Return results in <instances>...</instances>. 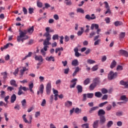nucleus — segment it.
<instances>
[{
    "label": "nucleus",
    "mask_w": 128,
    "mask_h": 128,
    "mask_svg": "<svg viewBox=\"0 0 128 128\" xmlns=\"http://www.w3.org/2000/svg\"><path fill=\"white\" fill-rule=\"evenodd\" d=\"M37 6H38V8H42V2L38 0L37 1Z\"/></svg>",
    "instance_id": "nucleus-40"
},
{
    "label": "nucleus",
    "mask_w": 128,
    "mask_h": 128,
    "mask_svg": "<svg viewBox=\"0 0 128 128\" xmlns=\"http://www.w3.org/2000/svg\"><path fill=\"white\" fill-rule=\"evenodd\" d=\"M118 76V72H114L112 71H110L108 74V79L110 80H114V78H116V76Z\"/></svg>",
    "instance_id": "nucleus-3"
},
{
    "label": "nucleus",
    "mask_w": 128,
    "mask_h": 128,
    "mask_svg": "<svg viewBox=\"0 0 128 128\" xmlns=\"http://www.w3.org/2000/svg\"><path fill=\"white\" fill-rule=\"evenodd\" d=\"M86 96L88 98H94V94L92 93H88L87 94H83V101L86 100Z\"/></svg>",
    "instance_id": "nucleus-5"
},
{
    "label": "nucleus",
    "mask_w": 128,
    "mask_h": 128,
    "mask_svg": "<svg viewBox=\"0 0 128 128\" xmlns=\"http://www.w3.org/2000/svg\"><path fill=\"white\" fill-rule=\"evenodd\" d=\"M123 68L122 66L118 65L116 68V70H122Z\"/></svg>",
    "instance_id": "nucleus-47"
},
{
    "label": "nucleus",
    "mask_w": 128,
    "mask_h": 128,
    "mask_svg": "<svg viewBox=\"0 0 128 128\" xmlns=\"http://www.w3.org/2000/svg\"><path fill=\"white\" fill-rule=\"evenodd\" d=\"M106 110H112V105L109 104L106 107Z\"/></svg>",
    "instance_id": "nucleus-63"
},
{
    "label": "nucleus",
    "mask_w": 128,
    "mask_h": 128,
    "mask_svg": "<svg viewBox=\"0 0 128 128\" xmlns=\"http://www.w3.org/2000/svg\"><path fill=\"white\" fill-rule=\"evenodd\" d=\"M96 86V85L92 83L89 86V90H94V88Z\"/></svg>",
    "instance_id": "nucleus-29"
},
{
    "label": "nucleus",
    "mask_w": 128,
    "mask_h": 128,
    "mask_svg": "<svg viewBox=\"0 0 128 128\" xmlns=\"http://www.w3.org/2000/svg\"><path fill=\"white\" fill-rule=\"evenodd\" d=\"M46 104V101L45 99H44L41 104L42 106H44Z\"/></svg>",
    "instance_id": "nucleus-56"
},
{
    "label": "nucleus",
    "mask_w": 128,
    "mask_h": 128,
    "mask_svg": "<svg viewBox=\"0 0 128 128\" xmlns=\"http://www.w3.org/2000/svg\"><path fill=\"white\" fill-rule=\"evenodd\" d=\"M46 32L44 34L43 36H46V40H52V35L50 34V27L46 28Z\"/></svg>",
    "instance_id": "nucleus-1"
},
{
    "label": "nucleus",
    "mask_w": 128,
    "mask_h": 128,
    "mask_svg": "<svg viewBox=\"0 0 128 128\" xmlns=\"http://www.w3.org/2000/svg\"><path fill=\"white\" fill-rule=\"evenodd\" d=\"M98 82H100V78H96L93 80V84H96V86H98Z\"/></svg>",
    "instance_id": "nucleus-27"
},
{
    "label": "nucleus",
    "mask_w": 128,
    "mask_h": 128,
    "mask_svg": "<svg viewBox=\"0 0 128 128\" xmlns=\"http://www.w3.org/2000/svg\"><path fill=\"white\" fill-rule=\"evenodd\" d=\"M28 86V90H30V92H32V94H34V90H32V88H34V83L29 84Z\"/></svg>",
    "instance_id": "nucleus-16"
},
{
    "label": "nucleus",
    "mask_w": 128,
    "mask_h": 128,
    "mask_svg": "<svg viewBox=\"0 0 128 128\" xmlns=\"http://www.w3.org/2000/svg\"><path fill=\"white\" fill-rule=\"evenodd\" d=\"M69 72H70L69 68H68L64 70V74H68Z\"/></svg>",
    "instance_id": "nucleus-45"
},
{
    "label": "nucleus",
    "mask_w": 128,
    "mask_h": 128,
    "mask_svg": "<svg viewBox=\"0 0 128 128\" xmlns=\"http://www.w3.org/2000/svg\"><path fill=\"white\" fill-rule=\"evenodd\" d=\"M34 59L35 60H38V62H42L44 61V60L42 59V56L35 55Z\"/></svg>",
    "instance_id": "nucleus-11"
},
{
    "label": "nucleus",
    "mask_w": 128,
    "mask_h": 128,
    "mask_svg": "<svg viewBox=\"0 0 128 128\" xmlns=\"http://www.w3.org/2000/svg\"><path fill=\"white\" fill-rule=\"evenodd\" d=\"M28 70V68L26 67H23L22 70H20V76H24V72H26Z\"/></svg>",
    "instance_id": "nucleus-28"
},
{
    "label": "nucleus",
    "mask_w": 128,
    "mask_h": 128,
    "mask_svg": "<svg viewBox=\"0 0 128 128\" xmlns=\"http://www.w3.org/2000/svg\"><path fill=\"white\" fill-rule=\"evenodd\" d=\"M101 90H102V94H107L108 93V90L106 88H102V89Z\"/></svg>",
    "instance_id": "nucleus-59"
},
{
    "label": "nucleus",
    "mask_w": 128,
    "mask_h": 128,
    "mask_svg": "<svg viewBox=\"0 0 128 128\" xmlns=\"http://www.w3.org/2000/svg\"><path fill=\"white\" fill-rule=\"evenodd\" d=\"M98 106H94L92 108L89 110L90 114H92L94 110H98Z\"/></svg>",
    "instance_id": "nucleus-26"
},
{
    "label": "nucleus",
    "mask_w": 128,
    "mask_h": 128,
    "mask_svg": "<svg viewBox=\"0 0 128 128\" xmlns=\"http://www.w3.org/2000/svg\"><path fill=\"white\" fill-rule=\"evenodd\" d=\"M2 76H4L3 78H6V76H8V73L6 72H4L2 73Z\"/></svg>",
    "instance_id": "nucleus-53"
},
{
    "label": "nucleus",
    "mask_w": 128,
    "mask_h": 128,
    "mask_svg": "<svg viewBox=\"0 0 128 128\" xmlns=\"http://www.w3.org/2000/svg\"><path fill=\"white\" fill-rule=\"evenodd\" d=\"M120 54H122L126 58H128V52L126 50H120Z\"/></svg>",
    "instance_id": "nucleus-12"
},
{
    "label": "nucleus",
    "mask_w": 128,
    "mask_h": 128,
    "mask_svg": "<svg viewBox=\"0 0 128 128\" xmlns=\"http://www.w3.org/2000/svg\"><path fill=\"white\" fill-rule=\"evenodd\" d=\"M126 36V32H122L120 33V38H124Z\"/></svg>",
    "instance_id": "nucleus-39"
},
{
    "label": "nucleus",
    "mask_w": 128,
    "mask_h": 128,
    "mask_svg": "<svg viewBox=\"0 0 128 128\" xmlns=\"http://www.w3.org/2000/svg\"><path fill=\"white\" fill-rule=\"evenodd\" d=\"M89 124H85L82 125V128H89Z\"/></svg>",
    "instance_id": "nucleus-57"
},
{
    "label": "nucleus",
    "mask_w": 128,
    "mask_h": 128,
    "mask_svg": "<svg viewBox=\"0 0 128 128\" xmlns=\"http://www.w3.org/2000/svg\"><path fill=\"white\" fill-rule=\"evenodd\" d=\"M50 40H48L46 39H45L43 42V44L44 46L43 50H44V52H46V50H48V46H50Z\"/></svg>",
    "instance_id": "nucleus-4"
},
{
    "label": "nucleus",
    "mask_w": 128,
    "mask_h": 128,
    "mask_svg": "<svg viewBox=\"0 0 128 128\" xmlns=\"http://www.w3.org/2000/svg\"><path fill=\"white\" fill-rule=\"evenodd\" d=\"M108 104V102H105L100 103V104H99V106L100 108H102V106H105V104Z\"/></svg>",
    "instance_id": "nucleus-48"
},
{
    "label": "nucleus",
    "mask_w": 128,
    "mask_h": 128,
    "mask_svg": "<svg viewBox=\"0 0 128 128\" xmlns=\"http://www.w3.org/2000/svg\"><path fill=\"white\" fill-rule=\"evenodd\" d=\"M74 112L75 114H80V108H76V109L74 110Z\"/></svg>",
    "instance_id": "nucleus-61"
},
{
    "label": "nucleus",
    "mask_w": 128,
    "mask_h": 128,
    "mask_svg": "<svg viewBox=\"0 0 128 128\" xmlns=\"http://www.w3.org/2000/svg\"><path fill=\"white\" fill-rule=\"evenodd\" d=\"M126 84H128V82H124L122 80L120 82V84L122 86H126Z\"/></svg>",
    "instance_id": "nucleus-46"
},
{
    "label": "nucleus",
    "mask_w": 128,
    "mask_h": 128,
    "mask_svg": "<svg viewBox=\"0 0 128 128\" xmlns=\"http://www.w3.org/2000/svg\"><path fill=\"white\" fill-rule=\"evenodd\" d=\"M44 86L43 84H42L40 85L39 88V90L37 92V94L38 96L40 95V94L42 96V94H44Z\"/></svg>",
    "instance_id": "nucleus-8"
},
{
    "label": "nucleus",
    "mask_w": 128,
    "mask_h": 128,
    "mask_svg": "<svg viewBox=\"0 0 128 128\" xmlns=\"http://www.w3.org/2000/svg\"><path fill=\"white\" fill-rule=\"evenodd\" d=\"M106 114V112L104 110L100 109L98 112V116H102Z\"/></svg>",
    "instance_id": "nucleus-23"
},
{
    "label": "nucleus",
    "mask_w": 128,
    "mask_h": 128,
    "mask_svg": "<svg viewBox=\"0 0 128 128\" xmlns=\"http://www.w3.org/2000/svg\"><path fill=\"white\" fill-rule=\"evenodd\" d=\"M100 39H98L96 41H95L94 43V46H98V44H100Z\"/></svg>",
    "instance_id": "nucleus-44"
},
{
    "label": "nucleus",
    "mask_w": 128,
    "mask_h": 128,
    "mask_svg": "<svg viewBox=\"0 0 128 128\" xmlns=\"http://www.w3.org/2000/svg\"><path fill=\"white\" fill-rule=\"evenodd\" d=\"M22 11L24 12V14H28V10H26V8H22Z\"/></svg>",
    "instance_id": "nucleus-50"
},
{
    "label": "nucleus",
    "mask_w": 128,
    "mask_h": 128,
    "mask_svg": "<svg viewBox=\"0 0 128 128\" xmlns=\"http://www.w3.org/2000/svg\"><path fill=\"white\" fill-rule=\"evenodd\" d=\"M4 116L5 118V120H6V122H8L9 118H8V113L4 112Z\"/></svg>",
    "instance_id": "nucleus-49"
},
{
    "label": "nucleus",
    "mask_w": 128,
    "mask_h": 128,
    "mask_svg": "<svg viewBox=\"0 0 128 128\" xmlns=\"http://www.w3.org/2000/svg\"><path fill=\"white\" fill-rule=\"evenodd\" d=\"M90 78H87L86 80H85L84 82V86L88 84H90Z\"/></svg>",
    "instance_id": "nucleus-33"
},
{
    "label": "nucleus",
    "mask_w": 128,
    "mask_h": 128,
    "mask_svg": "<svg viewBox=\"0 0 128 128\" xmlns=\"http://www.w3.org/2000/svg\"><path fill=\"white\" fill-rule=\"evenodd\" d=\"M28 12H29V14H32L34 12V8H29Z\"/></svg>",
    "instance_id": "nucleus-64"
},
{
    "label": "nucleus",
    "mask_w": 128,
    "mask_h": 128,
    "mask_svg": "<svg viewBox=\"0 0 128 128\" xmlns=\"http://www.w3.org/2000/svg\"><path fill=\"white\" fill-rule=\"evenodd\" d=\"M21 103L23 106V108H26V99H24L23 100H22Z\"/></svg>",
    "instance_id": "nucleus-24"
},
{
    "label": "nucleus",
    "mask_w": 128,
    "mask_h": 128,
    "mask_svg": "<svg viewBox=\"0 0 128 128\" xmlns=\"http://www.w3.org/2000/svg\"><path fill=\"white\" fill-rule=\"evenodd\" d=\"M102 96V94L100 92H96L95 93V96H96V98H100Z\"/></svg>",
    "instance_id": "nucleus-37"
},
{
    "label": "nucleus",
    "mask_w": 128,
    "mask_h": 128,
    "mask_svg": "<svg viewBox=\"0 0 128 128\" xmlns=\"http://www.w3.org/2000/svg\"><path fill=\"white\" fill-rule=\"evenodd\" d=\"M115 26H122V22L120 21H116L114 22Z\"/></svg>",
    "instance_id": "nucleus-32"
},
{
    "label": "nucleus",
    "mask_w": 128,
    "mask_h": 128,
    "mask_svg": "<svg viewBox=\"0 0 128 128\" xmlns=\"http://www.w3.org/2000/svg\"><path fill=\"white\" fill-rule=\"evenodd\" d=\"M95 28L96 30H98V24H92L90 27L91 30H93L94 28Z\"/></svg>",
    "instance_id": "nucleus-30"
},
{
    "label": "nucleus",
    "mask_w": 128,
    "mask_h": 128,
    "mask_svg": "<svg viewBox=\"0 0 128 128\" xmlns=\"http://www.w3.org/2000/svg\"><path fill=\"white\" fill-rule=\"evenodd\" d=\"M28 38H29L28 36L20 37V35H19L17 36V41L18 42H24V40H28Z\"/></svg>",
    "instance_id": "nucleus-7"
},
{
    "label": "nucleus",
    "mask_w": 128,
    "mask_h": 128,
    "mask_svg": "<svg viewBox=\"0 0 128 128\" xmlns=\"http://www.w3.org/2000/svg\"><path fill=\"white\" fill-rule=\"evenodd\" d=\"M94 36H96V32H92L90 34V38H92Z\"/></svg>",
    "instance_id": "nucleus-55"
},
{
    "label": "nucleus",
    "mask_w": 128,
    "mask_h": 128,
    "mask_svg": "<svg viewBox=\"0 0 128 128\" xmlns=\"http://www.w3.org/2000/svg\"><path fill=\"white\" fill-rule=\"evenodd\" d=\"M14 110H20V105L16 104V106L14 107Z\"/></svg>",
    "instance_id": "nucleus-54"
},
{
    "label": "nucleus",
    "mask_w": 128,
    "mask_h": 128,
    "mask_svg": "<svg viewBox=\"0 0 128 128\" xmlns=\"http://www.w3.org/2000/svg\"><path fill=\"white\" fill-rule=\"evenodd\" d=\"M34 44V40L32 39L30 40L28 43H27V44H28V46H32V44Z\"/></svg>",
    "instance_id": "nucleus-51"
},
{
    "label": "nucleus",
    "mask_w": 128,
    "mask_h": 128,
    "mask_svg": "<svg viewBox=\"0 0 128 128\" xmlns=\"http://www.w3.org/2000/svg\"><path fill=\"white\" fill-rule=\"evenodd\" d=\"M116 116H122V112H116Z\"/></svg>",
    "instance_id": "nucleus-60"
},
{
    "label": "nucleus",
    "mask_w": 128,
    "mask_h": 128,
    "mask_svg": "<svg viewBox=\"0 0 128 128\" xmlns=\"http://www.w3.org/2000/svg\"><path fill=\"white\" fill-rule=\"evenodd\" d=\"M116 60H113L111 63L110 68H114L116 67Z\"/></svg>",
    "instance_id": "nucleus-25"
},
{
    "label": "nucleus",
    "mask_w": 128,
    "mask_h": 128,
    "mask_svg": "<svg viewBox=\"0 0 128 128\" xmlns=\"http://www.w3.org/2000/svg\"><path fill=\"white\" fill-rule=\"evenodd\" d=\"M16 96L15 95V94H13L12 96H11V100H10V102L12 104H14V102H16Z\"/></svg>",
    "instance_id": "nucleus-15"
},
{
    "label": "nucleus",
    "mask_w": 128,
    "mask_h": 128,
    "mask_svg": "<svg viewBox=\"0 0 128 128\" xmlns=\"http://www.w3.org/2000/svg\"><path fill=\"white\" fill-rule=\"evenodd\" d=\"M19 34L20 36V38H24V36H28L26 34H28V30H24V31H22L20 30H19Z\"/></svg>",
    "instance_id": "nucleus-9"
},
{
    "label": "nucleus",
    "mask_w": 128,
    "mask_h": 128,
    "mask_svg": "<svg viewBox=\"0 0 128 128\" xmlns=\"http://www.w3.org/2000/svg\"><path fill=\"white\" fill-rule=\"evenodd\" d=\"M0 94V98H4V96H6V92L1 91Z\"/></svg>",
    "instance_id": "nucleus-42"
},
{
    "label": "nucleus",
    "mask_w": 128,
    "mask_h": 128,
    "mask_svg": "<svg viewBox=\"0 0 128 128\" xmlns=\"http://www.w3.org/2000/svg\"><path fill=\"white\" fill-rule=\"evenodd\" d=\"M98 64H96L92 68V72H96V70H98Z\"/></svg>",
    "instance_id": "nucleus-36"
},
{
    "label": "nucleus",
    "mask_w": 128,
    "mask_h": 128,
    "mask_svg": "<svg viewBox=\"0 0 128 128\" xmlns=\"http://www.w3.org/2000/svg\"><path fill=\"white\" fill-rule=\"evenodd\" d=\"M50 90H52V82H49L48 83L47 86H46V92L47 94H50Z\"/></svg>",
    "instance_id": "nucleus-6"
},
{
    "label": "nucleus",
    "mask_w": 128,
    "mask_h": 128,
    "mask_svg": "<svg viewBox=\"0 0 128 128\" xmlns=\"http://www.w3.org/2000/svg\"><path fill=\"white\" fill-rule=\"evenodd\" d=\"M76 80H78V79L76 78L72 79L71 80L70 82L72 84H70V88H73L76 86Z\"/></svg>",
    "instance_id": "nucleus-10"
},
{
    "label": "nucleus",
    "mask_w": 128,
    "mask_h": 128,
    "mask_svg": "<svg viewBox=\"0 0 128 128\" xmlns=\"http://www.w3.org/2000/svg\"><path fill=\"white\" fill-rule=\"evenodd\" d=\"M54 20H58V18H60L58 17V15L55 14L54 16Z\"/></svg>",
    "instance_id": "nucleus-62"
},
{
    "label": "nucleus",
    "mask_w": 128,
    "mask_h": 128,
    "mask_svg": "<svg viewBox=\"0 0 128 128\" xmlns=\"http://www.w3.org/2000/svg\"><path fill=\"white\" fill-rule=\"evenodd\" d=\"M100 120H96V121H94V122L92 126L94 128H98V122H99Z\"/></svg>",
    "instance_id": "nucleus-18"
},
{
    "label": "nucleus",
    "mask_w": 128,
    "mask_h": 128,
    "mask_svg": "<svg viewBox=\"0 0 128 128\" xmlns=\"http://www.w3.org/2000/svg\"><path fill=\"white\" fill-rule=\"evenodd\" d=\"M26 114H24L22 116L24 122H25V124H32V115H29V121L26 119Z\"/></svg>",
    "instance_id": "nucleus-2"
},
{
    "label": "nucleus",
    "mask_w": 128,
    "mask_h": 128,
    "mask_svg": "<svg viewBox=\"0 0 128 128\" xmlns=\"http://www.w3.org/2000/svg\"><path fill=\"white\" fill-rule=\"evenodd\" d=\"M58 34H55L52 36V40H58Z\"/></svg>",
    "instance_id": "nucleus-38"
},
{
    "label": "nucleus",
    "mask_w": 128,
    "mask_h": 128,
    "mask_svg": "<svg viewBox=\"0 0 128 128\" xmlns=\"http://www.w3.org/2000/svg\"><path fill=\"white\" fill-rule=\"evenodd\" d=\"M114 124V122L112 120H110L109 122H108L107 124H106V126L108 128H110V126H112V125Z\"/></svg>",
    "instance_id": "nucleus-34"
},
{
    "label": "nucleus",
    "mask_w": 128,
    "mask_h": 128,
    "mask_svg": "<svg viewBox=\"0 0 128 128\" xmlns=\"http://www.w3.org/2000/svg\"><path fill=\"white\" fill-rule=\"evenodd\" d=\"M20 88L21 90H24V92H26V90H28V88H26V86H20Z\"/></svg>",
    "instance_id": "nucleus-43"
},
{
    "label": "nucleus",
    "mask_w": 128,
    "mask_h": 128,
    "mask_svg": "<svg viewBox=\"0 0 128 128\" xmlns=\"http://www.w3.org/2000/svg\"><path fill=\"white\" fill-rule=\"evenodd\" d=\"M46 60L48 62H54V57L50 56V57H46Z\"/></svg>",
    "instance_id": "nucleus-20"
},
{
    "label": "nucleus",
    "mask_w": 128,
    "mask_h": 128,
    "mask_svg": "<svg viewBox=\"0 0 128 128\" xmlns=\"http://www.w3.org/2000/svg\"><path fill=\"white\" fill-rule=\"evenodd\" d=\"M87 64H96V62L91 59H88L87 60Z\"/></svg>",
    "instance_id": "nucleus-31"
},
{
    "label": "nucleus",
    "mask_w": 128,
    "mask_h": 128,
    "mask_svg": "<svg viewBox=\"0 0 128 128\" xmlns=\"http://www.w3.org/2000/svg\"><path fill=\"white\" fill-rule=\"evenodd\" d=\"M7 90L8 92H12V90H14V88L12 86H8Z\"/></svg>",
    "instance_id": "nucleus-52"
},
{
    "label": "nucleus",
    "mask_w": 128,
    "mask_h": 128,
    "mask_svg": "<svg viewBox=\"0 0 128 128\" xmlns=\"http://www.w3.org/2000/svg\"><path fill=\"white\" fill-rule=\"evenodd\" d=\"M72 64L74 66H78V60H73L72 62Z\"/></svg>",
    "instance_id": "nucleus-22"
},
{
    "label": "nucleus",
    "mask_w": 128,
    "mask_h": 128,
    "mask_svg": "<svg viewBox=\"0 0 128 128\" xmlns=\"http://www.w3.org/2000/svg\"><path fill=\"white\" fill-rule=\"evenodd\" d=\"M10 84L11 86H18V85L16 84V80H11L10 81Z\"/></svg>",
    "instance_id": "nucleus-35"
},
{
    "label": "nucleus",
    "mask_w": 128,
    "mask_h": 128,
    "mask_svg": "<svg viewBox=\"0 0 128 128\" xmlns=\"http://www.w3.org/2000/svg\"><path fill=\"white\" fill-rule=\"evenodd\" d=\"M34 26H32V28H29L28 29V32L30 34H32V32H34Z\"/></svg>",
    "instance_id": "nucleus-21"
},
{
    "label": "nucleus",
    "mask_w": 128,
    "mask_h": 128,
    "mask_svg": "<svg viewBox=\"0 0 128 128\" xmlns=\"http://www.w3.org/2000/svg\"><path fill=\"white\" fill-rule=\"evenodd\" d=\"M106 118L104 116H102L100 118V124H104L106 122Z\"/></svg>",
    "instance_id": "nucleus-19"
},
{
    "label": "nucleus",
    "mask_w": 128,
    "mask_h": 128,
    "mask_svg": "<svg viewBox=\"0 0 128 128\" xmlns=\"http://www.w3.org/2000/svg\"><path fill=\"white\" fill-rule=\"evenodd\" d=\"M92 51V50H90V48H88L86 51L85 52L84 54H86V55H88L90 54V52Z\"/></svg>",
    "instance_id": "nucleus-58"
},
{
    "label": "nucleus",
    "mask_w": 128,
    "mask_h": 128,
    "mask_svg": "<svg viewBox=\"0 0 128 128\" xmlns=\"http://www.w3.org/2000/svg\"><path fill=\"white\" fill-rule=\"evenodd\" d=\"M14 46V44L12 43H8L4 47H1L0 49H1L2 52L4 50H6V48H8V46Z\"/></svg>",
    "instance_id": "nucleus-13"
},
{
    "label": "nucleus",
    "mask_w": 128,
    "mask_h": 128,
    "mask_svg": "<svg viewBox=\"0 0 128 128\" xmlns=\"http://www.w3.org/2000/svg\"><path fill=\"white\" fill-rule=\"evenodd\" d=\"M72 106V102L68 100L64 102V106H66V108H70Z\"/></svg>",
    "instance_id": "nucleus-14"
},
{
    "label": "nucleus",
    "mask_w": 128,
    "mask_h": 128,
    "mask_svg": "<svg viewBox=\"0 0 128 128\" xmlns=\"http://www.w3.org/2000/svg\"><path fill=\"white\" fill-rule=\"evenodd\" d=\"M22 94H24V92H22V89L19 87L18 94V96H22Z\"/></svg>",
    "instance_id": "nucleus-41"
},
{
    "label": "nucleus",
    "mask_w": 128,
    "mask_h": 128,
    "mask_svg": "<svg viewBox=\"0 0 128 128\" xmlns=\"http://www.w3.org/2000/svg\"><path fill=\"white\" fill-rule=\"evenodd\" d=\"M28 86V90H30V92H32V94H34V90H32V88H34V83L29 84Z\"/></svg>",
    "instance_id": "nucleus-17"
}]
</instances>
